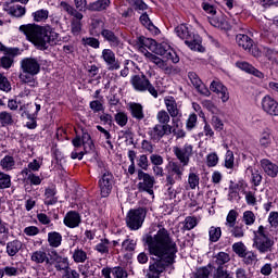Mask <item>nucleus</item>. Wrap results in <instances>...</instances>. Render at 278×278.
Listing matches in <instances>:
<instances>
[{
	"instance_id": "42",
	"label": "nucleus",
	"mask_w": 278,
	"mask_h": 278,
	"mask_svg": "<svg viewBox=\"0 0 278 278\" xmlns=\"http://www.w3.org/2000/svg\"><path fill=\"white\" fill-rule=\"evenodd\" d=\"M10 186H12L10 175L0 172V189L3 190L10 188Z\"/></svg>"
},
{
	"instance_id": "28",
	"label": "nucleus",
	"mask_w": 278,
	"mask_h": 278,
	"mask_svg": "<svg viewBox=\"0 0 278 278\" xmlns=\"http://www.w3.org/2000/svg\"><path fill=\"white\" fill-rule=\"evenodd\" d=\"M21 249H23V243L18 240H13L7 243V253L10 257H14Z\"/></svg>"
},
{
	"instance_id": "53",
	"label": "nucleus",
	"mask_w": 278,
	"mask_h": 278,
	"mask_svg": "<svg viewBox=\"0 0 278 278\" xmlns=\"http://www.w3.org/2000/svg\"><path fill=\"white\" fill-rule=\"evenodd\" d=\"M3 273V277L7 275V277H17L18 275V268L12 267V266H5L3 269H1Z\"/></svg>"
},
{
	"instance_id": "63",
	"label": "nucleus",
	"mask_w": 278,
	"mask_h": 278,
	"mask_svg": "<svg viewBox=\"0 0 278 278\" xmlns=\"http://www.w3.org/2000/svg\"><path fill=\"white\" fill-rule=\"evenodd\" d=\"M63 273V278H79V273L75 269H71V267H67Z\"/></svg>"
},
{
	"instance_id": "34",
	"label": "nucleus",
	"mask_w": 278,
	"mask_h": 278,
	"mask_svg": "<svg viewBox=\"0 0 278 278\" xmlns=\"http://www.w3.org/2000/svg\"><path fill=\"white\" fill-rule=\"evenodd\" d=\"M220 236H223V230L220 227L212 226L208 230L210 242H218L220 240Z\"/></svg>"
},
{
	"instance_id": "29",
	"label": "nucleus",
	"mask_w": 278,
	"mask_h": 278,
	"mask_svg": "<svg viewBox=\"0 0 278 278\" xmlns=\"http://www.w3.org/2000/svg\"><path fill=\"white\" fill-rule=\"evenodd\" d=\"M231 257L227 252H219L214 256V264L217 266V268H223L225 264L229 263Z\"/></svg>"
},
{
	"instance_id": "39",
	"label": "nucleus",
	"mask_w": 278,
	"mask_h": 278,
	"mask_svg": "<svg viewBox=\"0 0 278 278\" xmlns=\"http://www.w3.org/2000/svg\"><path fill=\"white\" fill-rule=\"evenodd\" d=\"M83 146L85 148V153H88V147L90 149V151H92V149H94V143H92V138L90 137V134L88 132H83Z\"/></svg>"
},
{
	"instance_id": "35",
	"label": "nucleus",
	"mask_w": 278,
	"mask_h": 278,
	"mask_svg": "<svg viewBox=\"0 0 278 278\" xmlns=\"http://www.w3.org/2000/svg\"><path fill=\"white\" fill-rule=\"evenodd\" d=\"M137 42L138 45H142L146 49H149V51H153L157 41H155V39L141 36L138 38Z\"/></svg>"
},
{
	"instance_id": "9",
	"label": "nucleus",
	"mask_w": 278,
	"mask_h": 278,
	"mask_svg": "<svg viewBox=\"0 0 278 278\" xmlns=\"http://www.w3.org/2000/svg\"><path fill=\"white\" fill-rule=\"evenodd\" d=\"M173 134V126L170 125H162L156 124L152 128L149 129L148 136L153 142H160V139L163 136H170Z\"/></svg>"
},
{
	"instance_id": "14",
	"label": "nucleus",
	"mask_w": 278,
	"mask_h": 278,
	"mask_svg": "<svg viewBox=\"0 0 278 278\" xmlns=\"http://www.w3.org/2000/svg\"><path fill=\"white\" fill-rule=\"evenodd\" d=\"M101 58L109 66V71H118V68H121V62L116 60V54L114 53V51H112V49L102 50Z\"/></svg>"
},
{
	"instance_id": "43",
	"label": "nucleus",
	"mask_w": 278,
	"mask_h": 278,
	"mask_svg": "<svg viewBox=\"0 0 278 278\" xmlns=\"http://www.w3.org/2000/svg\"><path fill=\"white\" fill-rule=\"evenodd\" d=\"M138 244V241L135 239H126L123 241L122 247L124 251H136V245Z\"/></svg>"
},
{
	"instance_id": "38",
	"label": "nucleus",
	"mask_w": 278,
	"mask_h": 278,
	"mask_svg": "<svg viewBox=\"0 0 278 278\" xmlns=\"http://www.w3.org/2000/svg\"><path fill=\"white\" fill-rule=\"evenodd\" d=\"M156 119L160 125H168V123H170V114L165 110L159 111L156 114Z\"/></svg>"
},
{
	"instance_id": "55",
	"label": "nucleus",
	"mask_w": 278,
	"mask_h": 278,
	"mask_svg": "<svg viewBox=\"0 0 278 278\" xmlns=\"http://www.w3.org/2000/svg\"><path fill=\"white\" fill-rule=\"evenodd\" d=\"M211 273L210 268L201 267L195 271L194 278H208Z\"/></svg>"
},
{
	"instance_id": "62",
	"label": "nucleus",
	"mask_w": 278,
	"mask_h": 278,
	"mask_svg": "<svg viewBox=\"0 0 278 278\" xmlns=\"http://www.w3.org/2000/svg\"><path fill=\"white\" fill-rule=\"evenodd\" d=\"M80 33H81V22L72 21V34L74 36H79Z\"/></svg>"
},
{
	"instance_id": "54",
	"label": "nucleus",
	"mask_w": 278,
	"mask_h": 278,
	"mask_svg": "<svg viewBox=\"0 0 278 278\" xmlns=\"http://www.w3.org/2000/svg\"><path fill=\"white\" fill-rule=\"evenodd\" d=\"M243 222L245 225H253L255 223V214L252 211L243 213Z\"/></svg>"
},
{
	"instance_id": "58",
	"label": "nucleus",
	"mask_w": 278,
	"mask_h": 278,
	"mask_svg": "<svg viewBox=\"0 0 278 278\" xmlns=\"http://www.w3.org/2000/svg\"><path fill=\"white\" fill-rule=\"evenodd\" d=\"M113 275L115 278H127V270H125L123 267H114L113 268Z\"/></svg>"
},
{
	"instance_id": "41",
	"label": "nucleus",
	"mask_w": 278,
	"mask_h": 278,
	"mask_svg": "<svg viewBox=\"0 0 278 278\" xmlns=\"http://www.w3.org/2000/svg\"><path fill=\"white\" fill-rule=\"evenodd\" d=\"M232 251L238 255V257H244L247 253V245H244L241 241L232 244Z\"/></svg>"
},
{
	"instance_id": "56",
	"label": "nucleus",
	"mask_w": 278,
	"mask_h": 278,
	"mask_svg": "<svg viewBox=\"0 0 278 278\" xmlns=\"http://www.w3.org/2000/svg\"><path fill=\"white\" fill-rule=\"evenodd\" d=\"M206 164L210 167L216 166V164H218V154H216L215 152L208 154L206 157Z\"/></svg>"
},
{
	"instance_id": "47",
	"label": "nucleus",
	"mask_w": 278,
	"mask_h": 278,
	"mask_svg": "<svg viewBox=\"0 0 278 278\" xmlns=\"http://www.w3.org/2000/svg\"><path fill=\"white\" fill-rule=\"evenodd\" d=\"M226 220L228 227H236V220H238V212H236V210H230L226 217Z\"/></svg>"
},
{
	"instance_id": "33",
	"label": "nucleus",
	"mask_w": 278,
	"mask_h": 278,
	"mask_svg": "<svg viewBox=\"0 0 278 278\" xmlns=\"http://www.w3.org/2000/svg\"><path fill=\"white\" fill-rule=\"evenodd\" d=\"M0 124L2 125V127L14 125V118L12 117V113L8 111L0 112Z\"/></svg>"
},
{
	"instance_id": "1",
	"label": "nucleus",
	"mask_w": 278,
	"mask_h": 278,
	"mask_svg": "<svg viewBox=\"0 0 278 278\" xmlns=\"http://www.w3.org/2000/svg\"><path fill=\"white\" fill-rule=\"evenodd\" d=\"M150 255H155L159 260L150 263L147 270V278H160L162 273L175 264L177 255V243L173 241L166 228L160 229L156 235L148 236L146 239Z\"/></svg>"
},
{
	"instance_id": "16",
	"label": "nucleus",
	"mask_w": 278,
	"mask_h": 278,
	"mask_svg": "<svg viewBox=\"0 0 278 278\" xmlns=\"http://www.w3.org/2000/svg\"><path fill=\"white\" fill-rule=\"evenodd\" d=\"M51 253L52 255L50 264H54V268L59 271L68 270V268L71 267V265L68 264V258L60 256L55 251H52Z\"/></svg>"
},
{
	"instance_id": "40",
	"label": "nucleus",
	"mask_w": 278,
	"mask_h": 278,
	"mask_svg": "<svg viewBox=\"0 0 278 278\" xmlns=\"http://www.w3.org/2000/svg\"><path fill=\"white\" fill-rule=\"evenodd\" d=\"M140 23L142 24L143 27H147L150 31H153L155 28V25H153V22H151V18H149V14L143 13L140 18Z\"/></svg>"
},
{
	"instance_id": "27",
	"label": "nucleus",
	"mask_w": 278,
	"mask_h": 278,
	"mask_svg": "<svg viewBox=\"0 0 278 278\" xmlns=\"http://www.w3.org/2000/svg\"><path fill=\"white\" fill-rule=\"evenodd\" d=\"M36 74L29 73H21L20 74V81L25 86L28 85L30 88H36L38 86V81L35 79Z\"/></svg>"
},
{
	"instance_id": "31",
	"label": "nucleus",
	"mask_w": 278,
	"mask_h": 278,
	"mask_svg": "<svg viewBox=\"0 0 278 278\" xmlns=\"http://www.w3.org/2000/svg\"><path fill=\"white\" fill-rule=\"evenodd\" d=\"M48 242L50 247H53L54 249H58L60 244H62V235L60 232H49L48 233Z\"/></svg>"
},
{
	"instance_id": "18",
	"label": "nucleus",
	"mask_w": 278,
	"mask_h": 278,
	"mask_svg": "<svg viewBox=\"0 0 278 278\" xmlns=\"http://www.w3.org/2000/svg\"><path fill=\"white\" fill-rule=\"evenodd\" d=\"M100 34H101L102 38H104V40H106V42H109V45L111 47L116 48V47L123 46V42L121 41L118 36H116V34H114V31H112L108 28H103Z\"/></svg>"
},
{
	"instance_id": "12",
	"label": "nucleus",
	"mask_w": 278,
	"mask_h": 278,
	"mask_svg": "<svg viewBox=\"0 0 278 278\" xmlns=\"http://www.w3.org/2000/svg\"><path fill=\"white\" fill-rule=\"evenodd\" d=\"M21 68L23 73L38 75V73H40V63L35 58H25L21 61Z\"/></svg>"
},
{
	"instance_id": "13",
	"label": "nucleus",
	"mask_w": 278,
	"mask_h": 278,
	"mask_svg": "<svg viewBox=\"0 0 278 278\" xmlns=\"http://www.w3.org/2000/svg\"><path fill=\"white\" fill-rule=\"evenodd\" d=\"M236 42L239 47H241V49H244V51H248V53H252L254 58H257V55H260V52L253 51L254 42H253V39H251V37H249L248 35H244V34L237 35Z\"/></svg>"
},
{
	"instance_id": "2",
	"label": "nucleus",
	"mask_w": 278,
	"mask_h": 278,
	"mask_svg": "<svg viewBox=\"0 0 278 278\" xmlns=\"http://www.w3.org/2000/svg\"><path fill=\"white\" fill-rule=\"evenodd\" d=\"M174 155L180 162L172 161L167 166V176H166V188L167 192H173V187L176 181H181L184 177V170L186 166L190 164V157L193 155V147L190 143H186L184 148L174 147Z\"/></svg>"
},
{
	"instance_id": "8",
	"label": "nucleus",
	"mask_w": 278,
	"mask_h": 278,
	"mask_svg": "<svg viewBox=\"0 0 278 278\" xmlns=\"http://www.w3.org/2000/svg\"><path fill=\"white\" fill-rule=\"evenodd\" d=\"M137 179L139 180L137 188L139 192H148L153 195V186H155V177L151 174L144 173L142 169H138Z\"/></svg>"
},
{
	"instance_id": "51",
	"label": "nucleus",
	"mask_w": 278,
	"mask_h": 278,
	"mask_svg": "<svg viewBox=\"0 0 278 278\" xmlns=\"http://www.w3.org/2000/svg\"><path fill=\"white\" fill-rule=\"evenodd\" d=\"M128 117L127 114L119 112L117 114H115V123H117V125H119V127H125V125H127L128 122Z\"/></svg>"
},
{
	"instance_id": "7",
	"label": "nucleus",
	"mask_w": 278,
	"mask_h": 278,
	"mask_svg": "<svg viewBox=\"0 0 278 278\" xmlns=\"http://www.w3.org/2000/svg\"><path fill=\"white\" fill-rule=\"evenodd\" d=\"M144 218H147V213L143 208L130 210L126 216L127 227L136 231L142 227Z\"/></svg>"
},
{
	"instance_id": "36",
	"label": "nucleus",
	"mask_w": 278,
	"mask_h": 278,
	"mask_svg": "<svg viewBox=\"0 0 278 278\" xmlns=\"http://www.w3.org/2000/svg\"><path fill=\"white\" fill-rule=\"evenodd\" d=\"M73 260L76 264H84L88 260V254L84 250H75L73 253Z\"/></svg>"
},
{
	"instance_id": "32",
	"label": "nucleus",
	"mask_w": 278,
	"mask_h": 278,
	"mask_svg": "<svg viewBox=\"0 0 278 278\" xmlns=\"http://www.w3.org/2000/svg\"><path fill=\"white\" fill-rule=\"evenodd\" d=\"M16 164V161H14V156L11 155H5L1 161H0V166L2 170H12Z\"/></svg>"
},
{
	"instance_id": "23",
	"label": "nucleus",
	"mask_w": 278,
	"mask_h": 278,
	"mask_svg": "<svg viewBox=\"0 0 278 278\" xmlns=\"http://www.w3.org/2000/svg\"><path fill=\"white\" fill-rule=\"evenodd\" d=\"M129 111L132 118H136V121H142L144 118V109L142 108V104L132 102L129 104Z\"/></svg>"
},
{
	"instance_id": "20",
	"label": "nucleus",
	"mask_w": 278,
	"mask_h": 278,
	"mask_svg": "<svg viewBox=\"0 0 278 278\" xmlns=\"http://www.w3.org/2000/svg\"><path fill=\"white\" fill-rule=\"evenodd\" d=\"M79 223H81V217L77 212H68L64 218V225L74 229V227H79Z\"/></svg>"
},
{
	"instance_id": "6",
	"label": "nucleus",
	"mask_w": 278,
	"mask_h": 278,
	"mask_svg": "<svg viewBox=\"0 0 278 278\" xmlns=\"http://www.w3.org/2000/svg\"><path fill=\"white\" fill-rule=\"evenodd\" d=\"M130 84L137 92H147L148 90L154 99H157V90H155V87L151 85V81L144 76V74L134 75L130 79Z\"/></svg>"
},
{
	"instance_id": "37",
	"label": "nucleus",
	"mask_w": 278,
	"mask_h": 278,
	"mask_svg": "<svg viewBox=\"0 0 278 278\" xmlns=\"http://www.w3.org/2000/svg\"><path fill=\"white\" fill-rule=\"evenodd\" d=\"M34 21L36 23H42L49 18V11L41 9L33 13Z\"/></svg>"
},
{
	"instance_id": "52",
	"label": "nucleus",
	"mask_w": 278,
	"mask_h": 278,
	"mask_svg": "<svg viewBox=\"0 0 278 278\" xmlns=\"http://www.w3.org/2000/svg\"><path fill=\"white\" fill-rule=\"evenodd\" d=\"M137 166L141 168V170H148L149 169V159L147 155L142 154L137 160Z\"/></svg>"
},
{
	"instance_id": "25",
	"label": "nucleus",
	"mask_w": 278,
	"mask_h": 278,
	"mask_svg": "<svg viewBox=\"0 0 278 278\" xmlns=\"http://www.w3.org/2000/svg\"><path fill=\"white\" fill-rule=\"evenodd\" d=\"M31 262L35 264H51V260L47 255V252L42 250L35 251L30 256Z\"/></svg>"
},
{
	"instance_id": "10",
	"label": "nucleus",
	"mask_w": 278,
	"mask_h": 278,
	"mask_svg": "<svg viewBox=\"0 0 278 278\" xmlns=\"http://www.w3.org/2000/svg\"><path fill=\"white\" fill-rule=\"evenodd\" d=\"M101 197H110L112 188L114 186V175L110 172H105L99 180Z\"/></svg>"
},
{
	"instance_id": "59",
	"label": "nucleus",
	"mask_w": 278,
	"mask_h": 278,
	"mask_svg": "<svg viewBox=\"0 0 278 278\" xmlns=\"http://www.w3.org/2000/svg\"><path fill=\"white\" fill-rule=\"evenodd\" d=\"M150 162L154 166H162V164H164V157H162V155L159 154H152L150 156Z\"/></svg>"
},
{
	"instance_id": "60",
	"label": "nucleus",
	"mask_w": 278,
	"mask_h": 278,
	"mask_svg": "<svg viewBox=\"0 0 278 278\" xmlns=\"http://www.w3.org/2000/svg\"><path fill=\"white\" fill-rule=\"evenodd\" d=\"M152 53H155V55H166V47L162 43H155L154 50H152Z\"/></svg>"
},
{
	"instance_id": "22",
	"label": "nucleus",
	"mask_w": 278,
	"mask_h": 278,
	"mask_svg": "<svg viewBox=\"0 0 278 278\" xmlns=\"http://www.w3.org/2000/svg\"><path fill=\"white\" fill-rule=\"evenodd\" d=\"M111 3L110 0H98L89 3L87 10H89V12H103V10H106Z\"/></svg>"
},
{
	"instance_id": "3",
	"label": "nucleus",
	"mask_w": 278,
	"mask_h": 278,
	"mask_svg": "<svg viewBox=\"0 0 278 278\" xmlns=\"http://www.w3.org/2000/svg\"><path fill=\"white\" fill-rule=\"evenodd\" d=\"M20 31L25 34L26 38L40 51H47L50 45H55L60 35L53 31L51 26H39L27 24L20 26Z\"/></svg>"
},
{
	"instance_id": "4",
	"label": "nucleus",
	"mask_w": 278,
	"mask_h": 278,
	"mask_svg": "<svg viewBox=\"0 0 278 278\" xmlns=\"http://www.w3.org/2000/svg\"><path fill=\"white\" fill-rule=\"evenodd\" d=\"M175 34L181 40H185L187 47H189L192 51H199L200 53L205 52V48L201 45L203 40L201 36L194 35V33L190 31L188 26L181 24L175 28Z\"/></svg>"
},
{
	"instance_id": "26",
	"label": "nucleus",
	"mask_w": 278,
	"mask_h": 278,
	"mask_svg": "<svg viewBox=\"0 0 278 278\" xmlns=\"http://www.w3.org/2000/svg\"><path fill=\"white\" fill-rule=\"evenodd\" d=\"M211 25H213V27H217V29H224L226 31H229V29H231V24H229L225 16L212 18Z\"/></svg>"
},
{
	"instance_id": "46",
	"label": "nucleus",
	"mask_w": 278,
	"mask_h": 278,
	"mask_svg": "<svg viewBox=\"0 0 278 278\" xmlns=\"http://www.w3.org/2000/svg\"><path fill=\"white\" fill-rule=\"evenodd\" d=\"M83 42H84V45H87L88 47H91L92 49H99V47H101V42L99 41V39H97L94 37L83 38Z\"/></svg>"
},
{
	"instance_id": "30",
	"label": "nucleus",
	"mask_w": 278,
	"mask_h": 278,
	"mask_svg": "<svg viewBox=\"0 0 278 278\" xmlns=\"http://www.w3.org/2000/svg\"><path fill=\"white\" fill-rule=\"evenodd\" d=\"M94 251L101 253V255L110 254V240L109 239H101L98 244L94 247Z\"/></svg>"
},
{
	"instance_id": "64",
	"label": "nucleus",
	"mask_w": 278,
	"mask_h": 278,
	"mask_svg": "<svg viewBox=\"0 0 278 278\" xmlns=\"http://www.w3.org/2000/svg\"><path fill=\"white\" fill-rule=\"evenodd\" d=\"M268 223L271 227H278V213L271 212L268 217Z\"/></svg>"
},
{
	"instance_id": "15",
	"label": "nucleus",
	"mask_w": 278,
	"mask_h": 278,
	"mask_svg": "<svg viewBox=\"0 0 278 278\" xmlns=\"http://www.w3.org/2000/svg\"><path fill=\"white\" fill-rule=\"evenodd\" d=\"M188 77H189L192 86L195 87V89L198 90V92H200V94H203L204 97H210V94H212L210 92V89H207V87H205V85H203V81L201 80V78H199V75H197V73L189 72Z\"/></svg>"
},
{
	"instance_id": "21",
	"label": "nucleus",
	"mask_w": 278,
	"mask_h": 278,
	"mask_svg": "<svg viewBox=\"0 0 278 278\" xmlns=\"http://www.w3.org/2000/svg\"><path fill=\"white\" fill-rule=\"evenodd\" d=\"M165 105L172 118H177V116H179L180 114L179 106H177V101H175V98L173 97L165 98Z\"/></svg>"
},
{
	"instance_id": "48",
	"label": "nucleus",
	"mask_w": 278,
	"mask_h": 278,
	"mask_svg": "<svg viewBox=\"0 0 278 278\" xmlns=\"http://www.w3.org/2000/svg\"><path fill=\"white\" fill-rule=\"evenodd\" d=\"M10 14L16 18H21V16H24L25 14V7L14 5L10 8Z\"/></svg>"
},
{
	"instance_id": "19",
	"label": "nucleus",
	"mask_w": 278,
	"mask_h": 278,
	"mask_svg": "<svg viewBox=\"0 0 278 278\" xmlns=\"http://www.w3.org/2000/svg\"><path fill=\"white\" fill-rule=\"evenodd\" d=\"M261 168H263L264 173H266L268 177L275 178L278 175V165L271 163L270 160H261Z\"/></svg>"
},
{
	"instance_id": "44",
	"label": "nucleus",
	"mask_w": 278,
	"mask_h": 278,
	"mask_svg": "<svg viewBox=\"0 0 278 278\" xmlns=\"http://www.w3.org/2000/svg\"><path fill=\"white\" fill-rule=\"evenodd\" d=\"M199 175H197L194 172L189 173L188 185L191 190H194L197 186H199Z\"/></svg>"
},
{
	"instance_id": "49",
	"label": "nucleus",
	"mask_w": 278,
	"mask_h": 278,
	"mask_svg": "<svg viewBox=\"0 0 278 278\" xmlns=\"http://www.w3.org/2000/svg\"><path fill=\"white\" fill-rule=\"evenodd\" d=\"M213 278H232L225 267H217L213 274Z\"/></svg>"
},
{
	"instance_id": "61",
	"label": "nucleus",
	"mask_w": 278,
	"mask_h": 278,
	"mask_svg": "<svg viewBox=\"0 0 278 278\" xmlns=\"http://www.w3.org/2000/svg\"><path fill=\"white\" fill-rule=\"evenodd\" d=\"M12 64H14V61L10 56H2L0 59V66L2 68H11Z\"/></svg>"
},
{
	"instance_id": "5",
	"label": "nucleus",
	"mask_w": 278,
	"mask_h": 278,
	"mask_svg": "<svg viewBox=\"0 0 278 278\" xmlns=\"http://www.w3.org/2000/svg\"><path fill=\"white\" fill-rule=\"evenodd\" d=\"M274 245L275 241L268 237L264 226H260L258 229L254 231L253 249H256L260 253H270Z\"/></svg>"
},
{
	"instance_id": "50",
	"label": "nucleus",
	"mask_w": 278,
	"mask_h": 278,
	"mask_svg": "<svg viewBox=\"0 0 278 278\" xmlns=\"http://www.w3.org/2000/svg\"><path fill=\"white\" fill-rule=\"evenodd\" d=\"M197 226V217H186L185 219V225H184V229L186 231H190L192 229H194Z\"/></svg>"
},
{
	"instance_id": "45",
	"label": "nucleus",
	"mask_w": 278,
	"mask_h": 278,
	"mask_svg": "<svg viewBox=\"0 0 278 278\" xmlns=\"http://www.w3.org/2000/svg\"><path fill=\"white\" fill-rule=\"evenodd\" d=\"M244 264L251 265L257 262V254L253 251L245 252L242 256Z\"/></svg>"
},
{
	"instance_id": "57",
	"label": "nucleus",
	"mask_w": 278,
	"mask_h": 278,
	"mask_svg": "<svg viewBox=\"0 0 278 278\" xmlns=\"http://www.w3.org/2000/svg\"><path fill=\"white\" fill-rule=\"evenodd\" d=\"M226 168H233V152L228 150L225 159Z\"/></svg>"
},
{
	"instance_id": "24",
	"label": "nucleus",
	"mask_w": 278,
	"mask_h": 278,
	"mask_svg": "<svg viewBox=\"0 0 278 278\" xmlns=\"http://www.w3.org/2000/svg\"><path fill=\"white\" fill-rule=\"evenodd\" d=\"M236 66L245 73H250L251 75H255V77H264V74L257 71L253 65L249 64L248 62L241 61L237 62Z\"/></svg>"
},
{
	"instance_id": "17",
	"label": "nucleus",
	"mask_w": 278,
	"mask_h": 278,
	"mask_svg": "<svg viewBox=\"0 0 278 278\" xmlns=\"http://www.w3.org/2000/svg\"><path fill=\"white\" fill-rule=\"evenodd\" d=\"M210 89L212 90V92H216V94H220V99L223 103H227V101H229V91L227 90V87L223 85V83L218 80H213L211 83Z\"/></svg>"
},
{
	"instance_id": "11",
	"label": "nucleus",
	"mask_w": 278,
	"mask_h": 278,
	"mask_svg": "<svg viewBox=\"0 0 278 278\" xmlns=\"http://www.w3.org/2000/svg\"><path fill=\"white\" fill-rule=\"evenodd\" d=\"M261 108L269 116H278V102L270 96H265L261 100Z\"/></svg>"
}]
</instances>
